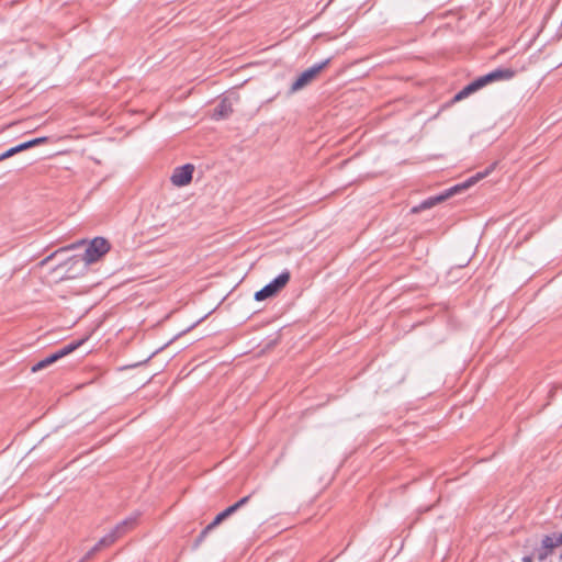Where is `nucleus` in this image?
<instances>
[{
	"label": "nucleus",
	"mask_w": 562,
	"mask_h": 562,
	"mask_svg": "<svg viewBox=\"0 0 562 562\" xmlns=\"http://www.w3.org/2000/svg\"><path fill=\"white\" fill-rule=\"evenodd\" d=\"M495 165L496 164H493L490 167H487L484 171L476 172L474 176L470 177L464 182L456 184V186L447 189L445 192L423 201L419 205L414 206L412 209V212L418 213L422 210L430 209V207L435 206L436 204L453 196L454 194H457L461 191H464L465 189L470 188L471 186L475 184L476 182H479L480 180H482L483 178L488 176L492 172V170L495 168Z\"/></svg>",
	"instance_id": "1"
},
{
	"label": "nucleus",
	"mask_w": 562,
	"mask_h": 562,
	"mask_svg": "<svg viewBox=\"0 0 562 562\" xmlns=\"http://www.w3.org/2000/svg\"><path fill=\"white\" fill-rule=\"evenodd\" d=\"M515 76V71L510 68H497L493 71L474 79L472 82L467 85L460 90L453 98V101H461L468 98L470 94L476 92L488 83L495 81L509 80Z\"/></svg>",
	"instance_id": "2"
},
{
	"label": "nucleus",
	"mask_w": 562,
	"mask_h": 562,
	"mask_svg": "<svg viewBox=\"0 0 562 562\" xmlns=\"http://www.w3.org/2000/svg\"><path fill=\"white\" fill-rule=\"evenodd\" d=\"M88 339V337H85L82 339H79V340H75V341H71L67 345H65L64 347H61L60 349L54 351L53 353L46 356L44 359L37 361L36 363H34L32 366V372H38L43 369H46L48 368L49 366H52L53 363L57 362L58 360H60L61 358L70 355L71 352H74L76 349H78L86 340Z\"/></svg>",
	"instance_id": "3"
},
{
	"label": "nucleus",
	"mask_w": 562,
	"mask_h": 562,
	"mask_svg": "<svg viewBox=\"0 0 562 562\" xmlns=\"http://www.w3.org/2000/svg\"><path fill=\"white\" fill-rule=\"evenodd\" d=\"M329 63L330 59L327 58L304 70L291 85L290 93H295L308 86L321 74V71L328 66Z\"/></svg>",
	"instance_id": "4"
},
{
	"label": "nucleus",
	"mask_w": 562,
	"mask_h": 562,
	"mask_svg": "<svg viewBox=\"0 0 562 562\" xmlns=\"http://www.w3.org/2000/svg\"><path fill=\"white\" fill-rule=\"evenodd\" d=\"M136 518H127L120 522L111 532L104 536L99 542L91 549L88 555L93 554L94 552L101 550L104 547H109L115 542L123 533H125L128 529H131L135 525Z\"/></svg>",
	"instance_id": "5"
},
{
	"label": "nucleus",
	"mask_w": 562,
	"mask_h": 562,
	"mask_svg": "<svg viewBox=\"0 0 562 562\" xmlns=\"http://www.w3.org/2000/svg\"><path fill=\"white\" fill-rule=\"evenodd\" d=\"M290 272L283 271L277 278H274L271 282L266 284L261 290L255 293L256 301H263L266 299L272 297L278 294L289 282Z\"/></svg>",
	"instance_id": "6"
},
{
	"label": "nucleus",
	"mask_w": 562,
	"mask_h": 562,
	"mask_svg": "<svg viewBox=\"0 0 562 562\" xmlns=\"http://www.w3.org/2000/svg\"><path fill=\"white\" fill-rule=\"evenodd\" d=\"M109 250V241L103 237H95L88 245L83 255V260L87 263H93L98 261L102 256H104Z\"/></svg>",
	"instance_id": "7"
},
{
	"label": "nucleus",
	"mask_w": 562,
	"mask_h": 562,
	"mask_svg": "<svg viewBox=\"0 0 562 562\" xmlns=\"http://www.w3.org/2000/svg\"><path fill=\"white\" fill-rule=\"evenodd\" d=\"M194 167L191 164L177 167L171 176V182L177 187H184L192 180Z\"/></svg>",
	"instance_id": "8"
},
{
	"label": "nucleus",
	"mask_w": 562,
	"mask_h": 562,
	"mask_svg": "<svg viewBox=\"0 0 562 562\" xmlns=\"http://www.w3.org/2000/svg\"><path fill=\"white\" fill-rule=\"evenodd\" d=\"M232 112V102L227 98H225L214 108L212 116L215 120H222L227 117Z\"/></svg>",
	"instance_id": "9"
},
{
	"label": "nucleus",
	"mask_w": 562,
	"mask_h": 562,
	"mask_svg": "<svg viewBox=\"0 0 562 562\" xmlns=\"http://www.w3.org/2000/svg\"><path fill=\"white\" fill-rule=\"evenodd\" d=\"M541 544L552 553V551L557 548H559L562 544V535L560 533H552L550 536H546Z\"/></svg>",
	"instance_id": "10"
},
{
	"label": "nucleus",
	"mask_w": 562,
	"mask_h": 562,
	"mask_svg": "<svg viewBox=\"0 0 562 562\" xmlns=\"http://www.w3.org/2000/svg\"><path fill=\"white\" fill-rule=\"evenodd\" d=\"M227 517L224 515V513H220L215 519L206 526V528L203 530L202 532V536H204L205 533H207L210 530H212L213 528H215L217 525H220L224 519H226Z\"/></svg>",
	"instance_id": "11"
},
{
	"label": "nucleus",
	"mask_w": 562,
	"mask_h": 562,
	"mask_svg": "<svg viewBox=\"0 0 562 562\" xmlns=\"http://www.w3.org/2000/svg\"><path fill=\"white\" fill-rule=\"evenodd\" d=\"M538 561H544L551 553L542 544L535 550Z\"/></svg>",
	"instance_id": "12"
},
{
	"label": "nucleus",
	"mask_w": 562,
	"mask_h": 562,
	"mask_svg": "<svg viewBox=\"0 0 562 562\" xmlns=\"http://www.w3.org/2000/svg\"><path fill=\"white\" fill-rule=\"evenodd\" d=\"M47 140V137H37L31 140H27V144L30 145V148L44 144Z\"/></svg>",
	"instance_id": "13"
},
{
	"label": "nucleus",
	"mask_w": 562,
	"mask_h": 562,
	"mask_svg": "<svg viewBox=\"0 0 562 562\" xmlns=\"http://www.w3.org/2000/svg\"><path fill=\"white\" fill-rule=\"evenodd\" d=\"M15 154H16V153L14 151V148H13V147H11V148H9L8 150H5L4 153H2V154L0 155V161L4 160V159H7V158H10V157H12V156H13V155H15Z\"/></svg>",
	"instance_id": "14"
},
{
	"label": "nucleus",
	"mask_w": 562,
	"mask_h": 562,
	"mask_svg": "<svg viewBox=\"0 0 562 562\" xmlns=\"http://www.w3.org/2000/svg\"><path fill=\"white\" fill-rule=\"evenodd\" d=\"M13 148H14V151L18 154V153L29 149L30 145L27 144V142H24V143H21V144L14 146Z\"/></svg>",
	"instance_id": "15"
},
{
	"label": "nucleus",
	"mask_w": 562,
	"mask_h": 562,
	"mask_svg": "<svg viewBox=\"0 0 562 562\" xmlns=\"http://www.w3.org/2000/svg\"><path fill=\"white\" fill-rule=\"evenodd\" d=\"M236 510H237V506H235V504H234V505H232V506L227 507L225 510H223V513H224V515H225L226 517H228V516H231L232 514H234Z\"/></svg>",
	"instance_id": "16"
},
{
	"label": "nucleus",
	"mask_w": 562,
	"mask_h": 562,
	"mask_svg": "<svg viewBox=\"0 0 562 562\" xmlns=\"http://www.w3.org/2000/svg\"><path fill=\"white\" fill-rule=\"evenodd\" d=\"M249 501V496H245L240 498L237 503H235V506H237V509L247 504Z\"/></svg>",
	"instance_id": "17"
},
{
	"label": "nucleus",
	"mask_w": 562,
	"mask_h": 562,
	"mask_svg": "<svg viewBox=\"0 0 562 562\" xmlns=\"http://www.w3.org/2000/svg\"><path fill=\"white\" fill-rule=\"evenodd\" d=\"M537 560V557L535 554V551L530 555H526L522 558L524 562H533Z\"/></svg>",
	"instance_id": "18"
},
{
	"label": "nucleus",
	"mask_w": 562,
	"mask_h": 562,
	"mask_svg": "<svg viewBox=\"0 0 562 562\" xmlns=\"http://www.w3.org/2000/svg\"><path fill=\"white\" fill-rule=\"evenodd\" d=\"M93 382H94V381H92V380H91V381H89V382H82V383H79V384H77L76 386L83 387V386H87L88 384L93 383Z\"/></svg>",
	"instance_id": "19"
}]
</instances>
